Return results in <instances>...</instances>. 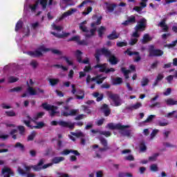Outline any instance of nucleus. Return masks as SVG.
Segmentation results:
<instances>
[{"mask_svg":"<svg viewBox=\"0 0 177 177\" xmlns=\"http://www.w3.org/2000/svg\"><path fill=\"white\" fill-rule=\"evenodd\" d=\"M21 28H23V21L19 20L16 24L15 31L17 32L19 30H21Z\"/></svg>","mask_w":177,"mask_h":177,"instance_id":"nucleus-39","label":"nucleus"},{"mask_svg":"<svg viewBox=\"0 0 177 177\" xmlns=\"http://www.w3.org/2000/svg\"><path fill=\"white\" fill-rule=\"evenodd\" d=\"M100 142L101 145L103 146V148H100V151H107V150H110V147H109V143L107 142V140L104 138H100Z\"/></svg>","mask_w":177,"mask_h":177,"instance_id":"nucleus-14","label":"nucleus"},{"mask_svg":"<svg viewBox=\"0 0 177 177\" xmlns=\"http://www.w3.org/2000/svg\"><path fill=\"white\" fill-rule=\"evenodd\" d=\"M52 35H54V37H56V38H67L68 35H70V32H65L64 34H59L56 33L55 32H51Z\"/></svg>","mask_w":177,"mask_h":177,"instance_id":"nucleus-27","label":"nucleus"},{"mask_svg":"<svg viewBox=\"0 0 177 177\" xmlns=\"http://www.w3.org/2000/svg\"><path fill=\"white\" fill-rule=\"evenodd\" d=\"M128 45V43L127 41H118L116 43V46L118 48H122L124 46H127Z\"/></svg>","mask_w":177,"mask_h":177,"instance_id":"nucleus-47","label":"nucleus"},{"mask_svg":"<svg viewBox=\"0 0 177 177\" xmlns=\"http://www.w3.org/2000/svg\"><path fill=\"white\" fill-rule=\"evenodd\" d=\"M70 153H72V154H74L75 156H81V153L78 152L77 150L74 149H64L62 152L61 154L62 156H68Z\"/></svg>","mask_w":177,"mask_h":177,"instance_id":"nucleus-18","label":"nucleus"},{"mask_svg":"<svg viewBox=\"0 0 177 177\" xmlns=\"http://www.w3.org/2000/svg\"><path fill=\"white\" fill-rule=\"evenodd\" d=\"M149 82H150V80H149V78L144 77H142V80L141 81V86H147V85H149Z\"/></svg>","mask_w":177,"mask_h":177,"instance_id":"nucleus-40","label":"nucleus"},{"mask_svg":"<svg viewBox=\"0 0 177 177\" xmlns=\"http://www.w3.org/2000/svg\"><path fill=\"white\" fill-rule=\"evenodd\" d=\"M136 23V17L131 15L127 17V20L122 23V26H129V24H135Z\"/></svg>","mask_w":177,"mask_h":177,"instance_id":"nucleus-16","label":"nucleus"},{"mask_svg":"<svg viewBox=\"0 0 177 177\" xmlns=\"http://www.w3.org/2000/svg\"><path fill=\"white\" fill-rule=\"evenodd\" d=\"M86 12H85V11H84V12H82V15H84V16H86V15H89V13H91V12H92V10H93V8H92V7H88L87 9H86Z\"/></svg>","mask_w":177,"mask_h":177,"instance_id":"nucleus-58","label":"nucleus"},{"mask_svg":"<svg viewBox=\"0 0 177 177\" xmlns=\"http://www.w3.org/2000/svg\"><path fill=\"white\" fill-rule=\"evenodd\" d=\"M149 0H142V2L140 3V7L143 9L144 8H146L147 6V2H148Z\"/></svg>","mask_w":177,"mask_h":177,"instance_id":"nucleus-60","label":"nucleus"},{"mask_svg":"<svg viewBox=\"0 0 177 177\" xmlns=\"http://www.w3.org/2000/svg\"><path fill=\"white\" fill-rule=\"evenodd\" d=\"M21 91H23V87L17 86V87H14L13 88H10L8 91V92H10V93H13L15 92H17V93L21 92Z\"/></svg>","mask_w":177,"mask_h":177,"instance_id":"nucleus-34","label":"nucleus"},{"mask_svg":"<svg viewBox=\"0 0 177 177\" xmlns=\"http://www.w3.org/2000/svg\"><path fill=\"white\" fill-rule=\"evenodd\" d=\"M154 117H156V115H150L148 116V118L144 121V122H145V123L151 122V121H153Z\"/></svg>","mask_w":177,"mask_h":177,"instance_id":"nucleus-56","label":"nucleus"},{"mask_svg":"<svg viewBox=\"0 0 177 177\" xmlns=\"http://www.w3.org/2000/svg\"><path fill=\"white\" fill-rule=\"evenodd\" d=\"M15 147L16 149L19 148L21 149V151H24L25 150L24 145L21 144V142H17L15 145Z\"/></svg>","mask_w":177,"mask_h":177,"instance_id":"nucleus-44","label":"nucleus"},{"mask_svg":"<svg viewBox=\"0 0 177 177\" xmlns=\"http://www.w3.org/2000/svg\"><path fill=\"white\" fill-rule=\"evenodd\" d=\"M75 12H77V9L71 8L69 10L63 13V15L60 17V20H63V19H65V17H68V16H71V15H73V13Z\"/></svg>","mask_w":177,"mask_h":177,"instance_id":"nucleus-21","label":"nucleus"},{"mask_svg":"<svg viewBox=\"0 0 177 177\" xmlns=\"http://www.w3.org/2000/svg\"><path fill=\"white\" fill-rule=\"evenodd\" d=\"M150 169L153 172H157V171H158V167H157L156 164H153L150 166Z\"/></svg>","mask_w":177,"mask_h":177,"instance_id":"nucleus-57","label":"nucleus"},{"mask_svg":"<svg viewBox=\"0 0 177 177\" xmlns=\"http://www.w3.org/2000/svg\"><path fill=\"white\" fill-rule=\"evenodd\" d=\"M50 124L53 127H56L57 125H59V127H62L63 128H69V129H74L75 127V123L68 122L63 120L57 121H52Z\"/></svg>","mask_w":177,"mask_h":177,"instance_id":"nucleus-4","label":"nucleus"},{"mask_svg":"<svg viewBox=\"0 0 177 177\" xmlns=\"http://www.w3.org/2000/svg\"><path fill=\"white\" fill-rule=\"evenodd\" d=\"M17 129L19 131V134L23 136L26 133V127L24 126L19 125L17 127Z\"/></svg>","mask_w":177,"mask_h":177,"instance_id":"nucleus-41","label":"nucleus"},{"mask_svg":"<svg viewBox=\"0 0 177 177\" xmlns=\"http://www.w3.org/2000/svg\"><path fill=\"white\" fill-rule=\"evenodd\" d=\"M86 117L84 114H80L75 118V121H81V120H84V118Z\"/></svg>","mask_w":177,"mask_h":177,"instance_id":"nucleus-55","label":"nucleus"},{"mask_svg":"<svg viewBox=\"0 0 177 177\" xmlns=\"http://www.w3.org/2000/svg\"><path fill=\"white\" fill-rule=\"evenodd\" d=\"M65 158L63 156H56L51 160V164H59L62 161H64Z\"/></svg>","mask_w":177,"mask_h":177,"instance_id":"nucleus-24","label":"nucleus"},{"mask_svg":"<svg viewBox=\"0 0 177 177\" xmlns=\"http://www.w3.org/2000/svg\"><path fill=\"white\" fill-rule=\"evenodd\" d=\"M47 81H48L50 86H56L60 82V80L57 78H48Z\"/></svg>","mask_w":177,"mask_h":177,"instance_id":"nucleus-25","label":"nucleus"},{"mask_svg":"<svg viewBox=\"0 0 177 177\" xmlns=\"http://www.w3.org/2000/svg\"><path fill=\"white\" fill-rule=\"evenodd\" d=\"M40 5L42 7V9H46L48 6V0H40Z\"/></svg>","mask_w":177,"mask_h":177,"instance_id":"nucleus-49","label":"nucleus"},{"mask_svg":"<svg viewBox=\"0 0 177 177\" xmlns=\"http://www.w3.org/2000/svg\"><path fill=\"white\" fill-rule=\"evenodd\" d=\"M158 156H160V153H154L152 156H149V161H156V160H157V157H158Z\"/></svg>","mask_w":177,"mask_h":177,"instance_id":"nucleus-51","label":"nucleus"},{"mask_svg":"<svg viewBox=\"0 0 177 177\" xmlns=\"http://www.w3.org/2000/svg\"><path fill=\"white\" fill-rule=\"evenodd\" d=\"M19 81V78L15 77L13 76H10L8 77V83L9 84H13L15 82H17Z\"/></svg>","mask_w":177,"mask_h":177,"instance_id":"nucleus-46","label":"nucleus"},{"mask_svg":"<svg viewBox=\"0 0 177 177\" xmlns=\"http://www.w3.org/2000/svg\"><path fill=\"white\" fill-rule=\"evenodd\" d=\"M142 107V104L140 102H137L136 104L132 105L131 106H128L127 110H138Z\"/></svg>","mask_w":177,"mask_h":177,"instance_id":"nucleus-29","label":"nucleus"},{"mask_svg":"<svg viewBox=\"0 0 177 177\" xmlns=\"http://www.w3.org/2000/svg\"><path fill=\"white\" fill-rule=\"evenodd\" d=\"M100 135H104L106 138H109L111 135V133L110 131H101Z\"/></svg>","mask_w":177,"mask_h":177,"instance_id":"nucleus-61","label":"nucleus"},{"mask_svg":"<svg viewBox=\"0 0 177 177\" xmlns=\"http://www.w3.org/2000/svg\"><path fill=\"white\" fill-rule=\"evenodd\" d=\"M35 136H37V133L35 132V131H32L27 138L28 142H32V140H34V139L35 138Z\"/></svg>","mask_w":177,"mask_h":177,"instance_id":"nucleus-33","label":"nucleus"},{"mask_svg":"<svg viewBox=\"0 0 177 177\" xmlns=\"http://www.w3.org/2000/svg\"><path fill=\"white\" fill-rule=\"evenodd\" d=\"M122 84V78L121 77H116L113 80V85H121Z\"/></svg>","mask_w":177,"mask_h":177,"instance_id":"nucleus-38","label":"nucleus"},{"mask_svg":"<svg viewBox=\"0 0 177 177\" xmlns=\"http://www.w3.org/2000/svg\"><path fill=\"white\" fill-rule=\"evenodd\" d=\"M158 125L159 127H167V125H169V122L166 119H163V122L158 121Z\"/></svg>","mask_w":177,"mask_h":177,"instance_id":"nucleus-43","label":"nucleus"},{"mask_svg":"<svg viewBox=\"0 0 177 177\" xmlns=\"http://www.w3.org/2000/svg\"><path fill=\"white\" fill-rule=\"evenodd\" d=\"M93 96L96 97V102H102L103 100V97H104V95L103 93H99V92H95L93 93Z\"/></svg>","mask_w":177,"mask_h":177,"instance_id":"nucleus-26","label":"nucleus"},{"mask_svg":"<svg viewBox=\"0 0 177 177\" xmlns=\"http://www.w3.org/2000/svg\"><path fill=\"white\" fill-rule=\"evenodd\" d=\"M42 52H44V53H46L48 52H52L53 55H58V56H62V55H63V53L62 51L57 49L48 48L44 45L40 46L35 51L28 52V55H29V56H31L32 57H41V56H44Z\"/></svg>","mask_w":177,"mask_h":177,"instance_id":"nucleus-2","label":"nucleus"},{"mask_svg":"<svg viewBox=\"0 0 177 177\" xmlns=\"http://www.w3.org/2000/svg\"><path fill=\"white\" fill-rule=\"evenodd\" d=\"M36 126H33V129H42L45 127V123L44 122H36Z\"/></svg>","mask_w":177,"mask_h":177,"instance_id":"nucleus-30","label":"nucleus"},{"mask_svg":"<svg viewBox=\"0 0 177 177\" xmlns=\"http://www.w3.org/2000/svg\"><path fill=\"white\" fill-rule=\"evenodd\" d=\"M44 162L45 158H41L37 165H31V168L35 171V172H39V171L42 170V165H44Z\"/></svg>","mask_w":177,"mask_h":177,"instance_id":"nucleus-13","label":"nucleus"},{"mask_svg":"<svg viewBox=\"0 0 177 177\" xmlns=\"http://www.w3.org/2000/svg\"><path fill=\"white\" fill-rule=\"evenodd\" d=\"M27 84H28L27 91L28 92L29 95H30L31 96H35V95H37V91L34 88L30 86L28 82H27Z\"/></svg>","mask_w":177,"mask_h":177,"instance_id":"nucleus-28","label":"nucleus"},{"mask_svg":"<svg viewBox=\"0 0 177 177\" xmlns=\"http://www.w3.org/2000/svg\"><path fill=\"white\" fill-rule=\"evenodd\" d=\"M6 114L7 117H16V112L13 110L11 111H6Z\"/></svg>","mask_w":177,"mask_h":177,"instance_id":"nucleus-45","label":"nucleus"},{"mask_svg":"<svg viewBox=\"0 0 177 177\" xmlns=\"http://www.w3.org/2000/svg\"><path fill=\"white\" fill-rule=\"evenodd\" d=\"M104 5H106V13H113V12H114V9L117 8V4L115 3H110L109 2H105Z\"/></svg>","mask_w":177,"mask_h":177,"instance_id":"nucleus-17","label":"nucleus"},{"mask_svg":"<svg viewBox=\"0 0 177 177\" xmlns=\"http://www.w3.org/2000/svg\"><path fill=\"white\" fill-rule=\"evenodd\" d=\"M104 80H106V77H102V75H100L97 76L96 82L100 85V84H103V82L104 81Z\"/></svg>","mask_w":177,"mask_h":177,"instance_id":"nucleus-42","label":"nucleus"},{"mask_svg":"<svg viewBox=\"0 0 177 177\" xmlns=\"http://www.w3.org/2000/svg\"><path fill=\"white\" fill-rule=\"evenodd\" d=\"M77 113H78L77 109H71L69 111V113L66 111L62 112V115H63L64 117H68L69 115L74 116V115H77Z\"/></svg>","mask_w":177,"mask_h":177,"instance_id":"nucleus-22","label":"nucleus"},{"mask_svg":"<svg viewBox=\"0 0 177 177\" xmlns=\"http://www.w3.org/2000/svg\"><path fill=\"white\" fill-rule=\"evenodd\" d=\"M86 23V21H84L80 24V30H81V31H82L83 32H86V34H84V37L86 38H92V37H95V35H96V28H91L89 30H88V27L84 26V24H85Z\"/></svg>","mask_w":177,"mask_h":177,"instance_id":"nucleus-3","label":"nucleus"},{"mask_svg":"<svg viewBox=\"0 0 177 177\" xmlns=\"http://www.w3.org/2000/svg\"><path fill=\"white\" fill-rule=\"evenodd\" d=\"M107 127L109 129H111L112 131H114L115 129H122L123 127L121 123H118L116 124H114V123H109L107 124Z\"/></svg>","mask_w":177,"mask_h":177,"instance_id":"nucleus-19","label":"nucleus"},{"mask_svg":"<svg viewBox=\"0 0 177 177\" xmlns=\"http://www.w3.org/2000/svg\"><path fill=\"white\" fill-rule=\"evenodd\" d=\"M104 56L106 58H109V62L113 66H115L118 63V59L116 58L115 55L111 53V51L109 48H97L95 50V53L94 57L96 59L97 63H100V56Z\"/></svg>","mask_w":177,"mask_h":177,"instance_id":"nucleus-1","label":"nucleus"},{"mask_svg":"<svg viewBox=\"0 0 177 177\" xmlns=\"http://www.w3.org/2000/svg\"><path fill=\"white\" fill-rule=\"evenodd\" d=\"M89 2H90L89 0H84L81 4L77 6V8H84V6H85V5H86L87 3H89Z\"/></svg>","mask_w":177,"mask_h":177,"instance_id":"nucleus-59","label":"nucleus"},{"mask_svg":"<svg viewBox=\"0 0 177 177\" xmlns=\"http://www.w3.org/2000/svg\"><path fill=\"white\" fill-rule=\"evenodd\" d=\"M75 41L77 42L78 44V42H80V36H74L70 39H68V41Z\"/></svg>","mask_w":177,"mask_h":177,"instance_id":"nucleus-50","label":"nucleus"},{"mask_svg":"<svg viewBox=\"0 0 177 177\" xmlns=\"http://www.w3.org/2000/svg\"><path fill=\"white\" fill-rule=\"evenodd\" d=\"M108 39L113 41L114 39H117L120 38V33H117L115 30H113V32L107 36Z\"/></svg>","mask_w":177,"mask_h":177,"instance_id":"nucleus-23","label":"nucleus"},{"mask_svg":"<svg viewBox=\"0 0 177 177\" xmlns=\"http://www.w3.org/2000/svg\"><path fill=\"white\" fill-rule=\"evenodd\" d=\"M138 39L136 38H132L130 39L129 42V45H131V46H133V45L138 44Z\"/></svg>","mask_w":177,"mask_h":177,"instance_id":"nucleus-52","label":"nucleus"},{"mask_svg":"<svg viewBox=\"0 0 177 177\" xmlns=\"http://www.w3.org/2000/svg\"><path fill=\"white\" fill-rule=\"evenodd\" d=\"M121 71L123 73L125 79L128 80V78H129V73H131V71L127 70L125 68H121Z\"/></svg>","mask_w":177,"mask_h":177,"instance_id":"nucleus-35","label":"nucleus"},{"mask_svg":"<svg viewBox=\"0 0 177 177\" xmlns=\"http://www.w3.org/2000/svg\"><path fill=\"white\" fill-rule=\"evenodd\" d=\"M101 110L103 111L105 117H109L111 113V111L110 110V108H109V105L107 104H104L101 106Z\"/></svg>","mask_w":177,"mask_h":177,"instance_id":"nucleus-20","label":"nucleus"},{"mask_svg":"<svg viewBox=\"0 0 177 177\" xmlns=\"http://www.w3.org/2000/svg\"><path fill=\"white\" fill-rule=\"evenodd\" d=\"M153 39L149 35V34H145L143 36L142 43V44H147V42H150Z\"/></svg>","mask_w":177,"mask_h":177,"instance_id":"nucleus-31","label":"nucleus"},{"mask_svg":"<svg viewBox=\"0 0 177 177\" xmlns=\"http://www.w3.org/2000/svg\"><path fill=\"white\" fill-rule=\"evenodd\" d=\"M163 146H166V147L176 148V145H174L169 142H163Z\"/></svg>","mask_w":177,"mask_h":177,"instance_id":"nucleus-64","label":"nucleus"},{"mask_svg":"<svg viewBox=\"0 0 177 177\" xmlns=\"http://www.w3.org/2000/svg\"><path fill=\"white\" fill-rule=\"evenodd\" d=\"M156 80H158V82H160V81H162V80H164V75L161 73L158 74Z\"/></svg>","mask_w":177,"mask_h":177,"instance_id":"nucleus-62","label":"nucleus"},{"mask_svg":"<svg viewBox=\"0 0 177 177\" xmlns=\"http://www.w3.org/2000/svg\"><path fill=\"white\" fill-rule=\"evenodd\" d=\"M1 174H3V177L15 176V172L12 171V169L9 167H5L1 169Z\"/></svg>","mask_w":177,"mask_h":177,"instance_id":"nucleus-15","label":"nucleus"},{"mask_svg":"<svg viewBox=\"0 0 177 177\" xmlns=\"http://www.w3.org/2000/svg\"><path fill=\"white\" fill-rule=\"evenodd\" d=\"M149 57H158L160 56H162L164 55V51L160 49H154V46L151 45L149 46L148 50Z\"/></svg>","mask_w":177,"mask_h":177,"instance_id":"nucleus-6","label":"nucleus"},{"mask_svg":"<svg viewBox=\"0 0 177 177\" xmlns=\"http://www.w3.org/2000/svg\"><path fill=\"white\" fill-rule=\"evenodd\" d=\"M82 52L80 50H76V58L78 63H83L84 64H89V59L82 60Z\"/></svg>","mask_w":177,"mask_h":177,"instance_id":"nucleus-12","label":"nucleus"},{"mask_svg":"<svg viewBox=\"0 0 177 177\" xmlns=\"http://www.w3.org/2000/svg\"><path fill=\"white\" fill-rule=\"evenodd\" d=\"M165 102H166V104H167V106L177 105V101H175L174 100V98H169V99L166 100Z\"/></svg>","mask_w":177,"mask_h":177,"instance_id":"nucleus-32","label":"nucleus"},{"mask_svg":"<svg viewBox=\"0 0 177 177\" xmlns=\"http://www.w3.org/2000/svg\"><path fill=\"white\" fill-rule=\"evenodd\" d=\"M94 68H100V72L105 73V74H109V73H114V71H115L114 68H107V64L106 63L102 64H97V65L94 66Z\"/></svg>","mask_w":177,"mask_h":177,"instance_id":"nucleus-7","label":"nucleus"},{"mask_svg":"<svg viewBox=\"0 0 177 177\" xmlns=\"http://www.w3.org/2000/svg\"><path fill=\"white\" fill-rule=\"evenodd\" d=\"M62 59L66 62L68 66H74V62L73 61L70 60L68 57L64 56L62 57Z\"/></svg>","mask_w":177,"mask_h":177,"instance_id":"nucleus-48","label":"nucleus"},{"mask_svg":"<svg viewBox=\"0 0 177 177\" xmlns=\"http://www.w3.org/2000/svg\"><path fill=\"white\" fill-rule=\"evenodd\" d=\"M122 127H123L118 130L120 131L119 133L122 135V136H127V138L131 137V132H132V130L128 129L129 128H131V126L122 124Z\"/></svg>","mask_w":177,"mask_h":177,"instance_id":"nucleus-9","label":"nucleus"},{"mask_svg":"<svg viewBox=\"0 0 177 177\" xmlns=\"http://www.w3.org/2000/svg\"><path fill=\"white\" fill-rule=\"evenodd\" d=\"M135 30L137 31H145L146 30V19H141L136 26Z\"/></svg>","mask_w":177,"mask_h":177,"instance_id":"nucleus-11","label":"nucleus"},{"mask_svg":"<svg viewBox=\"0 0 177 177\" xmlns=\"http://www.w3.org/2000/svg\"><path fill=\"white\" fill-rule=\"evenodd\" d=\"M30 66H32L33 68H36L38 67V62L35 60H32L30 62Z\"/></svg>","mask_w":177,"mask_h":177,"instance_id":"nucleus-63","label":"nucleus"},{"mask_svg":"<svg viewBox=\"0 0 177 177\" xmlns=\"http://www.w3.org/2000/svg\"><path fill=\"white\" fill-rule=\"evenodd\" d=\"M140 151H146V150H147V147L145 145V142H141L140 144Z\"/></svg>","mask_w":177,"mask_h":177,"instance_id":"nucleus-53","label":"nucleus"},{"mask_svg":"<svg viewBox=\"0 0 177 177\" xmlns=\"http://www.w3.org/2000/svg\"><path fill=\"white\" fill-rule=\"evenodd\" d=\"M104 31H106V28L104 26H100L98 30V36L100 38H102L103 37V34H104Z\"/></svg>","mask_w":177,"mask_h":177,"instance_id":"nucleus-36","label":"nucleus"},{"mask_svg":"<svg viewBox=\"0 0 177 177\" xmlns=\"http://www.w3.org/2000/svg\"><path fill=\"white\" fill-rule=\"evenodd\" d=\"M108 97L112 102L114 103V106L115 107H118L119 106H121L122 104V100H121V97H120V95L113 93H109Z\"/></svg>","mask_w":177,"mask_h":177,"instance_id":"nucleus-5","label":"nucleus"},{"mask_svg":"<svg viewBox=\"0 0 177 177\" xmlns=\"http://www.w3.org/2000/svg\"><path fill=\"white\" fill-rule=\"evenodd\" d=\"M73 136H75V138H85V134L82 131L79 132H71V133Z\"/></svg>","mask_w":177,"mask_h":177,"instance_id":"nucleus-37","label":"nucleus"},{"mask_svg":"<svg viewBox=\"0 0 177 177\" xmlns=\"http://www.w3.org/2000/svg\"><path fill=\"white\" fill-rule=\"evenodd\" d=\"M124 53H127L129 56H136L135 59H133V62H136V63H138L142 60V57H140V54L138 51L132 52L131 50V48H127L126 51H124Z\"/></svg>","mask_w":177,"mask_h":177,"instance_id":"nucleus-10","label":"nucleus"},{"mask_svg":"<svg viewBox=\"0 0 177 177\" xmlns=\"http://www.w3.org/2000/svg\"><path fill=\"white\" fill-rule=\"evenodd\" d=\"M24 123L28 127V128H30V129H34V126L31 125V122L30 120H24Z\"/></svg>","mask_w":177,"mask_h":177,"instance_id":"nucleus-54","label":"nucleus"},{"mask_svg":"<svg viewBox=\"0 0 177 177\" xmlns=\"http://www.w3.org/2000/svg\"><path fill=\"white\" fill-rule=\"evenodd\" d=\"M41 107L44 109V110H46L47 111H50V115L51 117L55 116V114L57 113L56 110H57V106H55L53 105L48 104V103H43L41 104Z\"/></svg>","mask_w":177,"mask_h":177,"instance_id":"nucleus-8","label":"nucleus"}]
</instances>
